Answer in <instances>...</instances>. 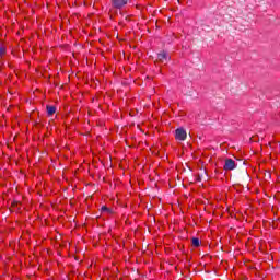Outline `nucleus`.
Returning a JSON list of instances; mask_svg holds the SVG:
<instances>
[{
	"mask_svg": "<svg viewBox=\"0 0 280 280\" xmlns=\"http://www.w3.org/2000/svg\"><path fill=\"white\" fill-rule=\"evenodd\" d=\"M175 139H177V141H185V139H187V131L183 128H177L175 130Z\"/></svg>",
	"mask_w": 280,
	"mask_h": 280,
	"instance_id": "obj_1",
	"label": "nucleus"
},
{
	"mask_svg": "<svg viewBox=\"0 0 280 280\" xmlns=\"http://www.w3.org/2000/svg\"><path fill=\"white\" fill-rule=\"evenodd\" d=\"M235 167H237V164H235L233 159L225 160V164L223 166V170H225V172H231L232 170H235Z\"/></svg>",
	"mask_w": 280,
	"mask_h": 280,
	"instance_id": "obj_2",
	"label": "nucleus"
},
{
	"mask_svg": "<svg viewBox=\"0 0 280 280\" xmlns=\"http://www.w3.org/2000/svg\"><path fill=\"white\" fill-rule=\"evenodd\" d=\"M127 4L128 0H112L113 8H116L117 10H121V8Z\"/></svg>",
	"mask_w": 280,
	"mask_h": 280,
	"instance_id": "obj_3",
	"label": "nucleus"
},
{
	"mask_svg": "<svg viewBox=\"0 0 280 280\" xmlns=\"http://www.w3.org/2000/svg\"><path fill=\"white\" fill-rule=\"evenodd\" d=\"M158 60L162 63L167 65V62L170 60V56L167 55V52L162 51V52L158 54Z\"/></svg>",
	"mask_w": 280,
	"mask_h": 280,
	"instance_id": "obj_4",
	"label": "nucleus"
},
{
	"mask_svg": "<svg viewBox=\"0 0 280 280\" xmlns=\"http://www.w3.org/2000/svg\"><path fill=\"white\" fill-rule=\"evenodd\" d=\"M46 110H47L48 116L51 117V115L56 114V106L47 105Z\"/></svg>",
	"mask_w": 280,
	"mask_h": 280,
	"instance_id": "obj_5",
	"label": "nucleus"
},
{
	"mask_svg": "<svg viewBox=\"0 0 280 280\" xmlns=\"http://www.w3.org/2000/svg\"><path fill=\"white\" fill-rule=\"evenodd\" d=\"M101 212H102V213H108V214H110V213H113V210H110V208H108V207H106V206H103V207L101 208Z\"/></svg>",
	"mask_w": 280,
	"mask_h": 280,
	"instance_id": "obj_6",
	"label": "nucleus"
},
{
	"mask_svg": "<svg viewBox=\"0 0 280 280\" xmlns=\"http://www.w3.org/2000/svg\"><path fill=\"white\" fill-rule=\"evenodd\" d=\"M192 246H195L196 248H198V246H200V240L197 237L192 238Z\"/></svg>",
	"mask_w": 280,
	"mask_h": 280,
	"instance_id": "obj_7",
	"label": "nucleus"
},
{
	"mask_svg": "<svg viewBox=\"0 0 280 280\" xmlns=\"http://www.w3.org/2000/svg\"><path fill=\"white\" fill-rule=\"evenodd\" d=\"M5 54V48H0V56H3Z\"/></svg>",
	"mask_w": 280,
	"mask_h": 280,
	"instance_id": "obj_8",
	"label": "nucleus"
}]
</instances>
